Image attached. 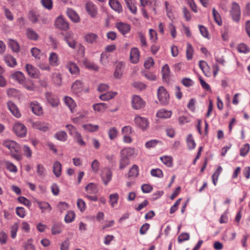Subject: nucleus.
<instances>
[{
	"label": "nucleus",
	"mask_w": 250,
	"mask_h": 250,
	"mask_svg": "<svg viewBox=\"0 0 250 250\" xmlns=\"http://www.w3.org/2000/svg\"><path fill=\"white\" fill-rule=\"evenodd\" d=\"M131 104L133 109L139 110L145 106L146 102L140 96L134 95L132 98Z\"/></svg>",
	"instance_id": "2"
},
{
	"label": "nucleus",
	"mask_w": 250,
	"mask_h": 250,
	"mask_svg": "<svg viewBox=\"0 0 250 250\" xmlns=\"http://www.w3.org/2000/svg\"><path fill=\"white\" fill-rule=\"evenodd\" d=\"M187 142L189 149H194L195 147L196 144L192 138V135L189 134L187 139Z\"/></svg>",
	"instance_id": "40"
},
{
	"label": "nucleus",
	"mask_w": 250,
	"mask_h": 250,
	"mask_svg": "<svg viewBox=\"0 0 250 250\" xmlns=\"http://www.w3.org/2000/svg\"><path fill=\"white\" fill-rule=\"evenodd\" d=\"M134 152L135 151L134 148L131 147H126L125 148L121 151L120 154L129 158L134 154Z\"/></svg>",
	"instance_id": "29"
},
{
	"label": "nucleus",
	"mask_w": 250,
	"mask_h": 250,
	"mask_svg": "<svg viewBox=\"0 0 250 250\" xmlns=\"http://www.w3.org/2000/svg\"><path fill=\"white\" fill-rule=\"evenodd\" d=\"M85 8L87 12L91 17H94L97 14V8L91 1H88L85 5Z\"/></svg>",
	"instance_id": "13"
},
{
	"label": "nucleus",
	"mask_w": 250,
	"mask_h": 250,
	"mask_svg": "<svg viewBox=\"0 0 250 250\" xmlns=\"http://www.w3.org/2000/svg\"><path fill=\"white\" fill-rule=\"evenodd\" d=\"M84 129L89 132H95L99 129L98 125H92L91 124L83 125Z\"/></svg>",
	"instance_id": "41"
},
{
	"label": "nucleus",
	"mask_w": 250,
	"mask_h": 250,
	"mask_svg": "<svg viewBox=\"0 0 250 250\" xmlns=\"http://www.w3.org/2000/svg\"><path fill=\"white\" fill-rule=\"evenodd\" d=\"M12 78L17 81L19 83H22L24 82L25 77L24 74L21 71H16L11 75Z\"/></svg>",
	"instance_id": "20"
},
{
	"label": "nucleus",
	"mask_w": 250,
	"mask_h": 250,
	"mask_svg": "<svg viewBox=\"0 0 250 250\" xmlns=\"http://www.w3.org/2000/svg\"><path fill=\"white\" fill-rule=\"evenodd\" d=\"M28 18L29 20L32 23H36L38 21V16L32 11H30L28 14Z\"/></svg>",
	"instance_id": "57"
},
{
	"label": "nucleus",
	"mask_w": 250,
	"mask_h": 250,
	"mask_svg": "<svg viewBox=\"0 0 250 250\" xmlns=\"http://www.w3.org/2000/svg\"><path fill=\"white\" fill-rule=\"evenodd\" d=\"M123 64L119 62L116 66L115 70L114 73V76L117 79H120L123 74Z\"/></svg>",
	"instance_id": "24"
},
{
	"label": "nucleus",
	"mask_w": 250,
	"mask_h": 250,
	"mask_svg": "<svg viewBox=\"0 0 250 250\" xmlns=\"http://www.w3.org/2000/svg\"><path fill=\"white\" fill-rule=\"evenodd\" d=\"M64 40L67 43L70 47L73 49H75L76 48V42L73 38L72 33L69 32L66 34L64 37Z\"/></svg>",
	"instance_id": "16"
},
{
	"label": "nucleus",
	"mask_w": 250,
	"mask_h": 250,
	"mask_svg": "<svg viewBox=\"0 0 250 250\" xmlns=\"http://www.w3.org/2000/svg\"><path fill=\"white\" fill-rule=\"evenodd\" d=\"M36 202L38 204L39 207L42 210V211L46 209H49V210H51V207H50L49 203L46 202H40L36 200Z\"/></svg>",
	"instance_id": "38"
},
{
	"label": "nucleus",
	"mask_w": 250,
	"mask_h": 250,
	"mask_svg": "<svg viewBox=\"0 0 250 250\" xmlns=\"http://www.w3.org/2000/svg\"><path fill=\"white\" fill-rule=\"evenodd\" d=\"M237 50L239 52L244 53H247L250 51L249 48L244 43H240L237 47Z\"/></svg>",
	"instance_id": "52"
},
{
	"label": "nucleus",
	"mask_w": 250,
	"mask_h": 250,
	"mask_svg": "<svg viewBox=\"0 0 250 250\" xmlns=\"http://www.w3.org/2000/svg\"><path fill=\"white\" fill-rule=\"evenodd\" d=\"M32 55L37 59H40L41 51L36 47H33L31 50Z\"/></svg>",
	"instance_id": "59"
},
{
	"label": "nucleus",
	"mask_w": 250,
	"mask_h": 250,
	"mask_svg": "<svg viewBox=\"0 0 250 250\" xmlns=\"http://www.w3.org/2000/svg\"><path fill=\"white\" fill-rule=\"evenodd\" d=\"M212 14L215 22L219 25L222 24V20L219 13L215 10V8L212 9Z\"/></svg>",
	"instance_id": "42"
},
{
	"label": "nucleus",
	"mask_w": 250,
	"mask_h": 250,
	"mask_svg": "<svg viewBox=\"0 0 250 250\" xmlns=\"http://www.w3.org/2000/svg\"><path fill=\"white\" fill-rule=\"evenodd\" d=\"M86 191L89 194L97 193L98 192V188L96 184L90 183L88 184L85 188Z\"/></svg>",
	"instance_id": "26"
},
{
	"label": "nucleus",
	"mask_w": 250,
	"mask_h": 250,
	"mask_svg": "<svg viewBox=\"0 0 250 250\" xmlns=\"http://www.w3.org/2000/svg\"><path fill=\"white\" fill-rule=\"evenodd\" d=\"M110 203L112 207H114L115 204H117L119 199V195L116 193L109 195Z\"/></svg>",
	"instance_id": "44"
},
{
	"label": "nucleus",
	"mask_w": 250,
	"mask_h": 250,
	"mask_svg": "<svg viewBox=\"0 0 250 250\" xmlns=\"http://www.w3.org/2000/svg\"><path fill=\"white\" fill-rule=\"evenodd\" d=\"M75 214L74 211H68L65 216L64 220L66 223L72 222L75 218Z\"/></svg>",
	"instance_id": "48"
},
{
	"label": "nucleus",
	"mask_w": 250,
	"mask_h": 250,
	"mask_svg": "<svg viewBox=\"0 0 250 250\" xmlns=\"http://www.w3.org/2000/svg\"><path fill=\"white\" fill-rule=\"evenodd\" d=\"M5 63L10 67H13L17 65L16 60L11 55H7L4 57Z\"/></svg>",
	"instance_id": "27"
},
{
	"label": "nucleus",
	"mask_w": 250,
	"mask_h": 250,
	"mask_svg": "<svg viewBox=\"0 0 250 250\" xmlns=\"http://www.w3.org/2000/svg\"><path fill=\"white\" fill-rule=\"evenodd\" d=\"M163 74V79L165 81H167L169 80V77L170 75V69L167 64H165L162 70Z\"/></svg>",
	"instance_id": "35"
},
{
	"label": "nucleus",
	"mask_w": 250,
	"mask_h": 250,
	"mask_svg": "<svg viewBox=\"0 0 250 250\" xmlns=\"http://www.w3.org/2000/svg\"><path fill=\"white\" fill-rule=\"evenodd\" d=\"M140 52L137 48H133L130 52V60L131 62L136 63L139 61Z\"/></svg>",
	"instance_id": "11"
},
{
	"label": "nucleus",
	"mask_w": 250,
	"mask_h": 250,
	"mask_svg": "<svg viewBox=\"0 0 250 250\" xmlns=\"http://www.w3.org/2000/svg\"><path fill=\"white\" fill-rule=\"evenodd\" d=\"M230 15L234 21L236 22L239 21L241 15L240 8L238 4L235 2H233L232 3Z\"/></svg>",
	"instance_id": "3"
},
{
	"label": "nucleus",
	"mask_w": 250,
	"mask_h": 250,
	"mask_svg": "<svg viewBox=\"0 0 250 250\" xmlns=\"http://www.w3.org/2000/svg\"><path fill=\"white\" fill-rule=\"evenodd\" d=\"M106 108V104L105 103H98L93 105L94 109L97 111H103Z\"/></svg>",
	"instance_id": "45"
},
{
	"label": "nucleus",
	"mask_w": 250,
	"mask_h": 250,
	"mask_svg": "<svg viewBox=\"0 0 250 250\" xmlns=\"http://www.w3.org/2000/svg\"><path fill=\"white\" fill-rule=\"evenodd\" d=\"M55 137L58 140L61 141H65L67 139V134L63 131H59L55 135Z\"/></svg>",
	"instance_id": "37"
},
{
	"label": "nucleus",
	"mask_w": 250,
	"mask_h": 250,
	"mask_svg": "<svg viewBox=\"0 0 250 250\" xmlns=\"http://www.w3.org/2000/svg\"><path fill=\"white\" fill-rule=\"evenodd\" d=\"M102 178L105 185H107L112 178V172L109 169H105L102 172Z\"/></svg>",
	"instance_id": "15"
},
{
	"label": "nucleus",
	"mask_w": 250,
	"mask_h": 250,
	"mask_svg": "<svg viewBox=\"0 0 250 250\" xmlns=\"http://www.w3.org/2000/svg\"><path fill=\"white\" fill-rule=\"evenodd\" d=\"M72 89L75 93H78L83 90V83L80 81H76L72 85Z\"/></svg>",
	"instance_id": "28"
},
{
	"label": "nucleus",
	"mask_w": 250,
	"mask_h": 250,
	"mask_svg": "<svg viewBox=\"0 0 250 250\" xmlns=\"http://www.w3.org/2000/svg\"><path fill=\"white\" fill-rule=\"evenodd\" d=\"M8 108L13 116L16 118H20L21 114L17 107V106L11 101H9L7 103Z\"/></svg>",
	"instance_id": "10"
},
{
	"label": "nucleus",
	"mask_w": 250,
	"mask_h": 250,
	"mask_svg": "<svg viewBox=\"0 0 250 250\" xmlns=\"http://www.w3.org/2000/svg\"><path fill=\"white\" fill-rule=\"evenodd\" d=\"M30 107L32 112L37 116H41L43 114L42 108L40 104L36 101L31 102L30 103Z\"/></svg>",
	"instance_id": "8"
},
{
	"label": "nucleus",
	"mask_w": 250,
	"mask_h": 250,
	"mask_svg": "<svg viewBox=\"0 0 250 250\" xmlns=\"http://www.w3.org/2000/svg\"><path fill=\"white\" fill-rule=\"evenodd\" d=\"M250 150V145L249 144H246L244 147L240 149V155L241 156H245L248 153Z\"/></svg>",
	"instance_id": "53"
},
{
	"label": "nucleus",
	"mask_w": 250,
	"mask_h": 250,
	"mask_svg": "<svg viewBox=\"0 0 250 250\" xmlns=\"http://www.w3.org/2000/svg\"><path fill=\"white\" fill-rule=\"evenodd\" d=\"M158 97L160 103L164 105L167 104L169 102V94L163 86H160L158 89Z\"/></svg>",
	"instance_id": "1"
},
{
	"label": "nucleus",
	"mask_w": 250,
	"mask_h": 250,
	"mask_svg": "<svg viewBox=\"0 0 250 250\" xmlns=\"http://www.w3.org/2000/svg\"><path fill=\"white\" fill-rule=\"evenodd\" d=\"M32 126L35 129L40 130L43 132H46L48 130V127L45 125V123H41L40 122L33 123Z\"/></svg>",
	"instance_id": "23"
},
{
	"label": "nucleus",
	"mask_w": 250,
	"mask_h": 250,
	"mask_svg": "<svg viewBox=\"0 0 250 250\" xmlns=\"http://www.w3.org/2000/svg\"><path fill=\"white\" fill-rule=\"evenodd\" d=\"M150 173L152 176L161 178L163 176L162 171L159 168L153 169L151 170Z\"/></svg>",
	"instance_id": "51"
},
{
	"label": "nucleus",
	"mask_w": 250,
	"mask_h": 250,
	"mask_svg": "<svg viewBox=\"0 0 250 250\" xmlns=\"http://www.w3.org/2000/svg\"><path fill=\"white\" fill-rule=\"evenodd\" d=\"M199 28L202 35L206 38H208V33L206 28L201 25H199Z\"/></svg>",
	"instance_id": "63"
},
{
	"label": "nucleus",
	"mask_w": 250,
	"mask_h": 250,
	"mask_svg": "<svg viewBox=\"0 0 250 250\" xmlns=\"http://www.w3.org/2000/svg\"><path fill=\"white\" fill-rule=\"evenodd\" d=\"M84 39L85 41L87 42L93 44L96 42L97 40L98 39V36L95 33H88L85 35Z\"/></svg>",
	"instance_id": "17"
},
{
	"label": "nucleus",
	"mask_w": 250,
	"mask_h": 250,
	"mask_svg": "<svg viewBox=\"0 0 250 250\" xmlns=\"http://www.w3.org/2000/svg\"><path fill=\"white\" fill-rule=\"evenodd\" d=\"M126 3V4L128 7V8L130 10V11L133 14H136L137 12V8L136 7L132 6V0H125Z\"/></svg>",
	"instance_id": "55"
},
{
	"label": "nucleus",
	"mask_w": 250,
	"mask_h": 250,
	"mask_svg": "<svg viewBox=\"0 0 250 250\" xmlns=\"http://www.w3.org/2000/svg\"><path fill=\"white\" fill-rule=\"evenodd\" d=\"M8 45L11 49L15 52H18L20 51V46L18 42L15 40L9 39Z\"/></svg>",
	"instance_id": "36"
},
{
	"label": "nucleus",
	"mask_w": 250,
	"mask_h": 250,
	"mask_svg": "<svg viewBox=\"0 0 250 250\" xmlns=\"http://www.w3.org/2000/svg\"><path fill=\"white\" fill-rule=\"evenodd\" d=\"M42 5L47 9H51L52 8V1L51 0H41Z\"/></svg>",
	"instance_id": "60"
},
{
	"label": "nucleus",
	"mask_w": 250,
	"mask_h": 250,
	"mask_svg": "<svg viewBox=\"0 0 250 250\" xmlns=\"http://www.w3.org/2000/svg\"><path fill=\"white\" fill-rule=\"evenodd\" d=\"M68 17L74 22H78L80 21V18L76 12L72 9H68L67 10Z\"/></svg>",
	"instance_id": "21"
},
{
	"label": "nucleus",
	"mask_w": 250,
	"mask_h": 250,
	"mask_svg": "<svg viewBox=\"0 0 250 250\" xmlns=\"http://www.w3.org/2000/svg\"><path fill=\"white\" fill-rule=\"evenodd\" d=\"M189 238V234L188 233H182L178 237V241L181 243L184 241L188 240Z\"/></svg>",
	"instance_id": "61"
},
{
	"label": "nucleus",
	"mask_w": 250,
	"mask_h": 250,
	"mask_svg": "<svg viewBox=\"0 0 250 250\" xmlns=\"http://www.w3.org/2000/svg\"><path fill=\"white\" fill-rule=\"evenodd\" d=\"M84 64L86 67L89 69L95 71H97L98 69V67L93 62H91L88 61H86L84 62Z\"/></svg>",
	"instance_id": "62"
},
{
	"label": "nucleus",
	"mask_w": 250,
	"mask_h": 250,
	"mask_svg": "<svg viewBox=\"0 0 250 250\" xmlns=\"http://www.w3.org/2000/svg\"><path fill=\"white\" fill-rule=\"evenodd\" d=\"M13 130L19 137H23L26 134L27 129L25 125L20 123H16L13 126Z\"/></svg>",
	"instance_id": "4"
},
{
	"label": "nucleus",
	"mask_w": 250,
	"mask_h": 250,
	"mask_svg": "<svg viewBox=\"0 0 250 250\" xmlns=\"http://www.w3.org/2000/svg\"><path fill=\"white\" fill-rule=\"evenodd\" d=\"M66 67L68 69L72 74H77L79 72V69L77 65L73 62H69Z\"/></svg>",
	"instance_id": "25"
},
{
	"label": "nucleus",
	"mask_w": 250,
	"mask_h": 250,
	"mask_svg": "<svg viewBox=\"0 0 250 250\" xmlns=\"http://www.w3.org/2000/svg\"><path fill=\"white\" fill-rule=\"evenodd\" d=\"M138 37L140 39L141 45L143 47H146L147 46V44L146 40V38L142 32H139L138 33Z\"/></svg>",
	"instance_id": "56"
},
{
	"label": "nucleus",
	"mask_w": 250,
	"mask_h": 250,
	"mask_svg": "<svg viewBox=\"0 0 250 250\" xmlns=\"http://www.w3.org/2000/svg\"><path fill=\"white\" fill-rule=\"evenodd\" d=\"M51 231L54 235L60 233L62 231L61 225L59 223L54 224L52 227Z\"/></svg>",
	"instance_id": "43"
},
{
	"label": "nucleus",
	"mask_w": 250,
	"mask_h": 250,
	"mask_svg": "<svg viewBox=\"0 0 250 250\" xmlns=\"http://www.w3.org/2000/svg\"><path fill=\"white\" fill-rule=\"evenodd\" d=\"M64 102L65 104L68 106L71 112H73V109L76 106V104L74 100L69 97H65L64 98Z\"/></svg>",
	"instance_id": "34"
},
{
	"label": "nucleus",
	"mask_w": 250,
	"mask_h": 250,
	"mask_svg": "<svg viewBox=\"0 0 250 250\" xmlns=\"http://www.w3.org/2000/svg\"><path fill=\"white\" fill-rule=\"evenodd\" d=\"M161 160L163 163L168 167L172 166V159L171 157H168L167 156L161 157L160 158Z\"/></svg>",
	"instance_id": "47"
},
{
	"label": "nucleus",
	"mask_w": 250,
	"mask_h": 250,
	"mask_svg": "<svg viewBox=\"0 0 250 250\" xmlns=\"http://www.w3.org/2000/svg\"><path fill=\"white\" fill-rule=\"evenodd\" d=\"M128 178L130 177H137L139 175V167L136 165H133L130 168L127 174Z\"/></svg>",
	"instance_id": "18"
},
{
	"label": "nucleus",
	"mask_w": 250,
	"mask_h": 250,
	"mask_svg": "<svg viewBox=\"0 0 250 250\" xmlns=\"http://www.w3.org/2000/svg\"><path fill=\"white\" fill-rule=\"evenodd\" d=\"M25 68L29 76L32 78H37L39 74L38 69L30 64H26Z\"/></svg>",
	"instance_id": "9"
},
{
	"label": "nucleus",
	"mask_w": 250,
	"mask_h": 250,
	"mask_svg": "<svg viewBox=\"0 0 250 250\" xmlns=\"http://www.w3.org/2000/svg\"><path fill=\"white\" fill-rule=\"evenodd\" d=\"M66 127L68 128L69 132V134L73 136L74 137L77 136V134L79 133L77 131L76 128L71 125H66Z\"/></svg>",
	"instance_id": "54"
},
{
	"label": "nucleus",
	"mask_w": 250,
	"mask_h": 250,
	"mask_svg": "<svg viewBox=\"0 0 250 250\" xmlns=\"http://www.w3.org/2000/svg\"><path fill=\"white\" fill-rule=\"evenodd\" d=\"M77 204L78 208L82 212L85 210L86 208V204L83 200L81 199H78Z\"/></svg>",
	"instance_id": "58"
},
{
	"label": "nucleus",
	"mask_w": 250,
	"mask_h": 250,
	"mask_svg": "<svg viewBox=\"0 0 250 250\" xmlns=\"http://www.w3.org/2000/svg\"><path fill=\"white\" fill-rule=\"evenodd\" d=\"M129 158L120 154L119 168L123 169L129 164Z\"/></svg>",
	"instance_id": "30"
},
{
	"label": "nucleus",
	"mask_w": 250,
	"mask_h": 250,
	"mask_svg": "<svg viewBox=\"0 0 250 250\" xmlns=\"http://www.w3.org/2000/svg\"><path fill=\"white\" fill-rule=\"evenodd\" d=\"M53 171L57 177L60 176L62 172V165L59 161H56L53 164Z\"/></svg>",
	"instance_id": "22"
},
{
	"label": "nucleus",
	"mask_w": 250,
	"mask_h": 250,
	"mask_svg": "<svg viewBox=\"0 0 250 250\" xmlns=\"http://www.w3.org/2000/svg\"><path fill=\"white\" fill-rule=\"evenodd\" d=\"M26 35L27 38L32 40L37 41L39 38L37 33L30 28L26 30Z\"/></svg>",
	"instance_id": "33"
},
{
	"label": "nucleus",
	"mask_w": 250,
	"mask_h": 250,
	"mask_svg": "<svg viewBox=\"0 0 250 250\" xmlns=\"http://www.w3.org/2000/svg\"><path fill=\"white\" fill-rule=\"evenodd\" d=\"M3 146L8 148L11 152H18L20 150V145L16 142L12 140L5 141L3 142Z\"/></svg>",
	"instance_id": "5"
},
{
	"label": "nucleus",
	"mask_w": 250,
	"mask_h": 250,
	"mask_svg": "<svg viewBox=\"0 0 250 250\" xmlns=\"http://www.w3.org/2000/svg\"><path fill=\"white\" fill-rule=\"evenodd\" d=\"M109 5L114 10L119 13L122 12V7L119 1L117 0H109Z\"/></svg>",
	"instance_id": "19"
},
{
	"label": "nucleus",
	"mask_w": 250,
	"mask_h": 250,
	"mask_svg": "<svg viewBox=\"0 0 250 250\" xmlns=\"http://www.w3.org/2000/svg\"><path fill=\"white\" fill-rule=\"evenodd\" d=\"M171 111H167L165 109H161L159 110L156 114L157 117L160 118H169L171 116Z\"/></svg>",
	"instance_id": "31"
},
{
	"label": "nucleus",
	"mask_w": 250,
	"mask_h": 250,
	"mask_svg": "<svg viewBox=\"0 0 250 250\" xmlns=\"http://www.w3.org/2000/svg\"><path fill=\"white\" fill-rule=\"evenodd\" d=\"M116 92H109L105 94H102L100 96L99 98L101 100L107 101L114 98L117 94Z\"/></svg>",
	"instance_id": "32"
},
{
	"label": "nucleus",
	"mask_w": 250,
	"mask_h": 250,
	"mask_svg": "<svg viewBox=\"0 0 250 250\" xmlns=\"http://www.w3.org/2000/svg\"><path fill=\"white\" fill-rule=\"evenodd\" d=\"M55 25L56 27L62 30H67L69 28V25L62 16H59L56 20Z\"/></svg>",
	"instance_id": "7"
},
{
	"label": "nucleus",
	"mask_w": 250,
	"mask_h": 250,
	"mask_svg": "<svg viewBox=\"0 0 250 250\" xmlns=\"http://www.w3.org/2000/svg\"><path fill=\"white\" fill-rule=\"evenodd\" d=\"M58 58L56 53L52 52L50 54L49 61L51 65H57L58 64Z\"/></svg>",
	"instance_id": "39"
},
{
	"label": "nucleus",
	"mask_w": 250,
	"mask_h": 250,
	"mask_svg": "<svg viewBox=\"0 0 250 250\" xmlns=\"http://www.w3.org/2000/svg\"><path fill=\"white\" fill-rule=\"evenodd\" d=\"M193 49L192 45L190 43L187 44L186 50V56L188 60H191L192 58Z\"/></svg>",
	"instance_id": "46"
},
{
	"label": "nucleus",
	"mask_w": 250,
	"mask_h": 250,
	"mask_svg": "<svg viewBox=\"0 0 250 250\" xmlns=\"http://www.w3.org/2000/svg\"><path fill=\"white\" fill-rule=\"evenodd\" d=\"M116 27L123 35L128 33L130 30V26L129 24L122 22L116 23Z\"/></svg>",
	"instance_id": "14"
},
{
	"label": "nucleus",
	"mask_w": 250,
	"mask_h": 250,
	"mask_svg": "<svg viewBox=\"0 0 250 250\" xmlns=\"http://www.w3.org/2000/svg\"><path fill=\"white\" fill-rule=\"evenodd\" d=\"M53 80L56 85H61L62 82L61 74L59 73H54L53 76Z\"/></svg>",
	"instance_id": "49"
},
{
	"label": "nucleus",
	"mask_w": 250,
	"mask_h": 250,
	"mask_svg": "<svg viewBox=\"0 0 250 250\" xmlns=\"http://www.w3.org/2000/svg\"><path fill=\"white\" fill-rule=\"evenodd\" d=\"M118 131L116 127H113L108 131V136L110 140L114 139L117 135Z\"/></svg>",
	"instance_id": "50"
},
{
	"label": "nucleus",
	"mask_w": 250,
	"mask_h": 250,
	"mask_svg": "<svg viewBox=\"0 0 250 250\" xmlns=\"http://www.w3.org/2000/svg\"><path fill=\"white\" fill-rule=\"evenodd\" d=\"M45 96L47 102L52 106L55 107L58 105L59 99L56 96L52 94L51 93H46Z\"/></svg>",
	"instance_id": "12"
},
{
	"label": "nucleus",
	"mask_w": 250,
	"mask_h": 250,
	"mask_svg": "<svg viewBox=\"0 0 250 250\" xmlns=\"http://www.w3.org/2000/svg\"><path fill=\"white\" fill-rule=\"evenodd\" d=\"M136 125L143 130L148 127L149 123L146 118L137 116L134 119Z\"/></svg>",
	"instance_id": "6"
},
{
	"label": "nucleus",
	"mask_w": 250,
	"mask_h": 250,
	"mask_svg": "<svg viewBox=\"0 0 250 250\" xmlns=\"http://www.w3.org/2000/svg\"><path fill=\"white\" fill-rule=\"evenodd\" d=\"M154 63L153 59L150 57L144 63V66L146 69H149Z\"/></svg>",
	"instance_id": "64"
}]
</instances>
